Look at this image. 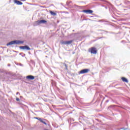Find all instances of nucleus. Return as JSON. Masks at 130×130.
Masks as SVG:
<instances>
[{
	"instance_id": "f257e3e1",
	"label": "nucleus",
	"mask_w": 130,
	"mask_h": 130,
	"mask_svg": "<svg viewBox=\"0 0 130 130\" xmlns=\"http://www.w3.org/2000/svg\"><path fill=\"white\" fill-rule=\"evenodd\" d=\"M23 43H24L23 41L14 40L7 43V46H9V45H13V44H23Z\"/></svg>"
},
{
	"instance_id": "f03ea898",
	"label": "nucleus",
	"mask_w": 130,
	"mask_h": 130,
	"mask_svg": "<svg viewBox=\"0 0 130 130\" xmlns=\"http://www.w3.org/2000/svg\"><path fill=\"white\" fill-rule=\"evenodd\" d=\"M45 23H47V21L46 20H38L37 21H35L34 23V26H38L41 24H45Z\"/></svg>"
},
{
	"instance_id": "7ed1b4c3",
	"label": "nucleus",
	"mask_w": 130,
	"mask_h": 130,
	"mask_svg": "<svg viewBox=\"0 0 130 130\" xmlns=\"http://www.w3.org/2000/svg\"><path fill=\"white\" fill-rule=\"evenodd\" d=\"M88 51L93 54H96L97 53V50H96V48L95 47H92L91 49H89Z\"/></svg>"
},
{
	"instance_id": "20e7f679",
	"label": "nucleus",
	"mask_w": 130,
	"mask_h": 130,
	"mask_svg": "<svg viewBox=\"0 0 130 130\" xmlns=\"http://www.w3.org/2000/svg\"><path fill=\"white\" fill-rule=\"evenodd\" d=\"M72 43H73V40H70V41H62L61 42V44H63V45H69L70 44H72Z\"/></svg>"
},
{
	"instance_id": "39448f33",
	"label": "nucleus",
	"mask_w": 130,
	"mask_h": 130,
	"mask_svg": "<svg viewBox=\"0 0 130 130\" xmlns=\"http://www.w3.org/2000/svg\"><path fill=\"white\" fill-rule=\"evenodd\" d=\"M20 49H22L23 50H31V48L28 46L25 45L24 46H20Z\"/></svg>"
},
{
	"instance_id": "423d86ee",
	"label": "nucleus",
	"mask_w": 130,
	"mask_h": 130,
	"mask_svg": "<svg viewBox=\"0 0 130 130\" xmlns=\"http://www.w3.org/2000/svg\"><path fill=\"white\" fill-rule=\"evenodd\" d=\"M89 72H90L89 69H85L80 71L79 73L80 74H87L89 73Z\"/></svg>"
},
{
	"instance_id": "0eeeda50",
	"label": "nucleus",
	"mask_w": 130,
	"mask_h": 130,
	"mask_svg": "<svg viewBox=\"0 0 130 130\" xmlns=\"http://www.w3.org/2000/svg\"><path fill=\"white\" fill-rule=\"evenodd\" d=\"M14 4H16V5H17L18 6H21L23 5V3H22L19 0H14Z\"/></svg>"
},
{
	"instance_id": "6e6552de",
	"label": "nucleus",
	"mask_w": 130,
	"mask_h": 130,
	"mask_svg": "<svg viewBox=\"0 0 130 130\" xmlns=\"http://www.w3.org/2000/svg\"><path fill=\"white\" fill-rule=\"evenodd\" d=\"M83 13H86V14H92L93 13V10L88 9V10H84L82 11Z\"/></svg>"
},
{
	"instance_id": "1a4fd4ad",
	"label": "nucleus",
	"mask_w": 130,
	"mask_h": 130,
	"mask_svg": "<svg viewBox=\"0 0 130 130\" xmlns=\"http://www.w3.org/2000/svg\"><path fill=\"white\" fill-rule=\"evenodd\" d=\"M26 79H27V80H34V79H35V77L32 75H28L26 76Z\"/></svg>"
},
{
	"instance_id": "9d476101",
	"label": "nucleus",
	"mask_w": 130,
	"mask_h": 130,
	"mask_svg": "<svg viewBox=\"0 0 130 130\" xmlns=\"http://www.w3.org/2000/svg\"><path fill=\"white\" fill-rule=\"evenodd\" d=\"M121 80L123 82H125V83H128V80L125 77H122Z\"/></svg>"
},
{
	"instance_id": "9b49d317",
	"label": "nucleus",
	"mask_w": 130,
	"mask_h": 130,
	"mask_svg": "<svg viewBox=\"0 0 130 130\" xmlns=\"http://www.w3.org/2000/svg\"><path fill=\"white\" fill-rule=\"evenodd\" d=\"M50 14H51L52 16H56V13L53 12L52 11H50Z\"/></svg>"
},
{
	"instance_id": "f8f14e48",
	"label": "nucleus",
	"mask_w": 130,
	"mask_h": 130,
	"mask_svg": "<svg viewBox=\"0 0 130 130\" xmlns=\"http://www.w3.org/2000/svg\"><path fill=\"white\" fill-rule=\"evenodd\" d=\"M41 122H42V123H44V124H45V125H47V123H46V122L44 121V120H43L42 119L41 120Z\"/></svg>"
},
{
	"instance_id": "ddd939ff",
	"label": "nucleus",
	"mask_w": 130,
	"mask_h": 130,
	"mask_svg": "<svg viewBox=\"0 0 130 130\" xmlns=\"http://www.w3.org/2000/svg\"><path fill=\"white\" fill-rule=\"evenodd\" d=\"M36 119H38V120H40V121H41V120H42L41 118H39V117H36Z\"/></svg>"
},
{
	"instance_id": "4468645a",
	"label": "nucleus",
	"mask_w": 130,
	"mask_h": 130,
	"mask_svg": "<svg viewBox=\"0 0 130 130\" xmlns=\"http://www.w3.org/2000/svg\"><path fill=\"white\" fill-rule=\"evenodd\" d=\"M121 129L126 130V129H127V128L122 127V128H121Z\"/></svg>"
},
{
	"instance_id": "2eb2a0df",
	"label": "nucleus",
	"mask_w": 130,
	"mask_h": 130,
	"mask_svg": "<svg viewBox=\"0 0 130 130\" xmlns=\"http://www.w3.org/2000/svg\"><path fill=\"white\" fill-rule=\"evenodd\" d=\"M16 101H20V99H19L18 98H17Z\"/></svg>"
},
{
	"instance_id": "dca6fc26",
	"label": "nucleus",
	"mask_w": 130,
	"mask_h": 130,
	"mask_svg": "<svg viewBox=\"0 0 130 130\" xmlns=\"http://www.w3.org/2000/svg\"><path fill=\"white\" fill-rule=\"evenodd\" d=\"M64 66L66 67L67 70H68V66H67V64H64Z\"/></svg>"
},
{
	"instance_id": "f3484780",
	"label": "nucleus",
	"mask_w": 130,
	"mask_h": 130,
	"mask_svg": "<svg viewBox=\"0 0 130 130\" xmlns=\"http://www.w3.org/2000/svg\"><path fill=\"white\" fill-rule=\"evenodd\" d=\"M112 106L113 107V106H110L109 107V108H110V107H112Z\"/></svg>"
},
{
	"instance_id": "a211bd4d",
	"label": "nucleus",
	"mask_w": 130,
	"mask_h": 130,
	"mask_svg": "<svg viewBox=\"0 0 130 130\" xmlns=\"http://www.w3.org/2000/svg\"><path fill=\"white\" fill-rule=\"evenodd\" d=\"M8 67H10L11 64H8Z\"/></svg>"
},
{
	"instance_id": "6ab92c4d",
	"label": "nucleus",
	"mask_w": 130,
	"mask_h": 130,
	"mask_svg": "<svg viewBox=\"0 0 130 130\" xmlns=\"http://www.w3.org/2000/svg\"><path fill=\"white\" fill-rule=\"evenodd\" d=\"M106 102H109V100H107V101H106Z\"/></svg>"
},
{
	"instance_id": "aec40b11",
	"label": "nucleus",
	"mask_w": 130,
	"mask_h": 130,
	"mask_svg": "<svg viewBox=\"0 0 130 130\" xmlns=\"http://www.w3.org/2000/svg\"><path fill=\"white\" fill-rule=\"evenodd\" d=\"M18 93H19V92H17V93H16V94H17V95H18Z\"/></svg>"
},
{
	"instance_id": "412c9836",
	"label": "nucleus",
	"mask_w": 130,
	"mask_h": 130,
	"mask_svg": "<svg viewBox=\"0 0 130 130\" xmlns=\"http://www.w3.org/2000/svg\"><path fill=\"white\" fill-rule=\"evenodd\" d=\"M28 53H29V54H30V52H29Z\"/></svg>"
},
{
	"instance_id": "4be33fe9",
	"label": "nucleus",
	"mask_w": 130,
	"mask_h": 130,
	"mask_svg": "<svg viewBox=\"0 0 130 130\" xmlns=\"http://www.w3.org/2000/svg\"><path fill=\"white\" fill-rule=\"evenodd\" d=\"M106 9H107V7H106Z\"/></svg>"
},
{
	"instance_id": "5701e85b",
	"label": "nucleus",
	"mask_w": 130,
	"mask_h": 130,
	"mask_svg": "<svg viewBox=\"0 0 130 130\" xmlns=\"http://www.w3.org/2000/svg\"><path fill=\"white\" fill-rule=\"evenodd\" d=\"M101 1H103V0H101Z\"/></svg>"
}]
</instances>
